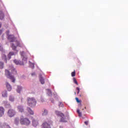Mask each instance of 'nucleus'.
Wrapping results in <instances>:
<instances>
[{"label": "nucleus", "instance_id": "e433bc0d", "mask_svg": "<svg viewBox=\"0 0 128 128\" xmlns=\"http://www.w3.org/2000/svg\"><path fill=\"white\" fill-rule=\"evenodd\" d=\"M21 102H22V98Z\"/></svg>", "mask_w": 128, "mask_h": 128}, {"label": "nucleus", "instance_id": "2eb2a0df", "mask_svg": "<svg viewBox=\"0 0 128 128\" xmlns=\"http://www.w3.org/2000/svg\"><path fill=\"white\" fill-rule=\"evenodd\" d=\"M8 39L10 40V42H14V36H9Z\"/></svg>", "mask_w": 128, "mask_h": 128}, {"label": "nucleus", "instance_id": "b1692460", "mask_svg": "<svg viewBox=\"0 0 128 128\" xmlns=\"http://www.w3.org/2000/svg\"><path fill=\"white\" fill-rule=\"evenodd\" d=\"M9 100L10 102H14V98L13 96H9Z\"/></svg>", "mask_w": 128, "mask_h": 128}, {"label": "nucleus", "instance_id": "9b49d317", "mask_svg": "<svg viewBox=\"0 0 128 128\" xmlns=\"http://www.w3.org/2000/svg\"><path fill=\"white\" fill-rule=\"evenodd\" d=\"M48 110L46 108H44L42 110V116H48Z\"/></svg>", "mask_w": 128, "mask_h": 128}, {"label": "nucleus", "instance_id": "423d86ee", "mask_svg": "<svg viewBox=\"0 0 128 128\" xmlns=\"http://www.w3.org/2000/svg\"><path fill=\"white\" fill-rule=\"evenodd\" d=\"M7 114L8 116L10 118H12V116H16V110H14L11 108L8 110Z\"/></svg>", "mask_w": 128, "mask_h": 128}, {"label": "nucleus", "instance_id": "4c0bfd02", "mask_svg": "<svg viewBox=\"0 0 128 128\" xmlns=\"http://www.w3.org/2000/svg\"><path fill=\"white\" fill-rule=\"evenodd\" d=\"M74 94H76V92H74Z\"/></svg>", "mask_w": 128, "mask_h": 128}, {"label": "nucleus", "instance_id": "a878e982", "mask_svg": "<svg viewBox=\"0 0 128 128\" xmlns=\"http://www.w3.org/2000/svg\"><path fill=\"white\" fill-rule=\"evenodd\" d=\"M73 82L74 84H76V86H78V81H76V78H73Z\"/></svg>", "mask_w": 128, "mask_h": 128}, {"label": "nucleus", "instance_id": "bb28decb", "mask_svg": "<svg viewBox=\"0 0 128 128\" xmlns=\"http://www.w3.org/2000/svg\"><path fill=\"white\" fill-rule=\"evenodd\" d=\"M30 66L31 68H34V63H30Z\"/></svg>", "mask_w": 128, "mask_h": 128}, {"label": "nucleus", "instance_id": "c9c22d12", "mask_svg": "<svg viewBox=\"0 0 128 128\" xmlns=\"http://www.w3.org/2000/svg\"><path fill=\"white\" fill-rule=\"evenodd\" d=\"M2 28V23L0 22V28Z\"/></svg>", "mask_w": 128, "mask_h": 128}, {"label": "nucleus", "instance_id": "f8f14e48", "mask_svg": "<svg viewBox=\"0 0 128 128\" xmlns=\"http://www.w3.org/2000/svg\"><path fill=\"white\" fill-rule=\"evenodd\" d=\"M4 108L2 106H0V116H2L4 114Z\"/></svg>", "mask_w": 128, "mask_h": 128}, {"label": "nucleus", "instance_id": "393cba45", "mask_svg": "<svg viewBox=\"0 0 128 128\" xmlns=\"http://www.w3.org/2000/svg\"><path fill=\"white\" fill-rule=\"evenodd\" d=\"M16 90H17V92H18L20 94V90H22V86H18Z\"/></svg>", "mask_w": 128, "mask_h": 128}, {"label": "nucleus", "instance_id": "f257e3e1", "mask_svg": "<svg viewBox=\"0 0 128 128\" xmlns=\"http://www.w3.org/2000/svg\"><path fill=\"white\" fill-rule=\"evenodd\" d=\"M28 105L31 108H34L36 105V100L34 98L28 97L27 98Z\"/></svg>", "mask_w": 128, "mask_h": 128}, {"label": "nucleus", "instance_id": "473e14b6", "mask_svg": "<svg viewBox=\"0 0 128 128\" xmlns=\"http://www.w3.org/2000/svg\"><path fill=\"white\" fill-rule=\"evenodd\" d=\"M84 122L86 126H88V120L85 121Z\"/></svg>", "mask_w": 128, "mask_h": 128}, {"label": "nucleus", "instance_id": "f704fd0d", "mask_svg": "<svg viewBox=\"0 0 128 128\" xmlns=\"http://www.w3.org/2000/svg\"><path fill=\"white\" fill-rule=\"evenodd\" d=\"M32 76H36V73H32Z\"/></svg>", "mask_w": 128, "mask_h": 128}, {"label": "nucleus", "instance_id": "6e6552de", "mask_svg": "<svg viewBox=\"0 0 128 128\" xmlns=\"http://www.w3.org/2000/svg\"><path fill=\"white\" fill-rule=\"evenodd\" d=\"M52 124V121H50L48 123L47 122H44L41 126V128H51L50 124Z\"/></svg>", "mask_w": 128, "mask_h": 128}, {"label": "nucleus", "instance_id": "58836bf2", "mask_svg": "<svg viewBox=\"0 0 128 128\" xmlns=\"http://www.w3.org/2000/svg\"><path fill=\"white\" fill-rule=\"evenodd\" d=\"M80 106H82V104H80Z\"/></svg>", "mask_w": 128, "mask_h": 128}, {"label": "nucleus", "instance_id": "2f4dec72", "mask_svg": "<svg viewBox=\"0 0 128 128\" xmlns=\"http://www.w3.org/2000/svg\"><path fill=\"white\" fill-rule=\"evenodd\" d=\"M76 90H78L77 94H80V88L76 87Z\"/></svg>", "mask_w": 128, "mask_h": 128}, {"label": "nucleus", "instance_id": "5701e85b", "mask_svg": "<svg viewBox=\"0 0 128 128\" xmlns=\"http://www.w3.org/2000/svg\"><path fill=\"white\" fill-rule=\"evenodd\" d=\"M14 124L18 126L20 124V119L18 118H16L14 120Z\"/></svg>", "mask_w": 128, "mask_h": 128}, {"label": "nucleus", "instance_id": "39448f33", "mask_svg": "<svg viewBox=\"0 0 128 128\" xmlns=\"http://www.w3.org/2000/svg\"><path fill=\"white\" fill-rule=\"evenodd\" d=\"M17 46H22V45L20 44V42H18V41H16L15 42V44L12 43L11 44V47L12 48V50H16V52H18V50H16V47Z\"/></svg>", "mask_w": 128, "mask_h": 128}, {"label": "nucleus", "instance_id": "ddd939ff", "mask_svg": "<svg viewBox=\"0 0 128 128\" xmlns=\"http://www.w3.org/2000/svg\"><path fill=\"white\" fill-rule=\"evenodd\" d=\"M32 124L33 126H37L38 124V121L33 119L32 120Z\"/></svg>", "mask_w": 128, "mask_h": 128}, {"label": "nucleus", "instance_id": "aec40b11", "mask_svg": "<svg viewBox=\"0 0 128 128\" xmlns=\"http://www.w3.org/2000/svg\"><path fill=\"white\" fill-rule=\"evenodd\" d=\"M27 110L28 111V112L30 114H34V111H32L30 108L28 107Z\"/></svg>", "mask_w": 128, "mask_h": 128}, {"label": "nucleus", "instance_id": "20e7f679", "mask_svg": "<svg viewBox=\"0 0 128 128\" xmlns=\"http://www.w3.org/2000/svg\"><path fill=\"white\" fill-rule=\"evenodd\" d=\"M26 58L24 57L22 59V62L20 60H14V62L16 64H19L20 66H24V64H26Z\"/></svg>", "mask_w": 128, "mask_h": 128}, {"label": "nucleus", "instance_id": "0eeeda50", "mask_svg": "<svg viewBox=\"0 0 128 128\" xmlns=\"http://www.w3.org/2000/svg\"><path fill=\"white\" fill-rule=\"evenodd\" d=\"M56 116H61V118H62L60 120V122H66V120H64V114L59 111H56Z\"/></svg>", "mask_w": 128, "mask_h": 128}, {"label": "nucleus", "instance_id": "a211bd4d", "mask_svg": "<svg viewBox=\"0 0 128 128\" xmlns=\"http://www.w3.org/2000/svg\"><path fill=\"white\" fill-rule=\"evenodd\" d=\"M2 96H3V98H8V92H6V90L2 92Z\"/></svg>", "mask_w": 128, "mask_h": 128}, {"label": "nucleus", "instance_id": "7ed1b4c3", "mask_svg": "<svg viewBox=\"0 0 128 128\" xmlns=\"http://www.w3.org/2000/svg\"><path fill=\"white\" fill-rule=\"evenodd\" d=\"M5 76L8 78L12 82H16V78H14V76H12L10 70H5Z\"/></svg>", "mask_w": 128, "mask_h": 128}, {"label": "nucleus", "instance_id": "c85d7f7f", "mask_svg": "<svg viewBox=\"0 0 128 128\" xmlns=\"http://www.w3.org/2000/svg\"><path fill=\"white\" fill-rule=\"evenodd\" d=\"M58 106L59 108H64V104H62V102H60Z\"/></svg>", "mask_w": 128, "mask_h": 128}, {"label": "nucleus", "instance_id": "6ab92c4d", "mask_svg": "<svg viewBox=\"0 0 128 128\" xmlns=\"http://www.w3.org/2000/svg\"><path fill=\"white\" fill-rule=\"evenodd\" d=\"M12 56H14V52H10L8 54V58L9 60H10L12 58Z\"/></svg>", "mask_w": 128, "mask_h": 128}, {"label": "nucleus", "instance_id": "f3484780", "mask_svg": "<svg viewBox=\"0 0 128 128\" xmlns=\"http://www.w3.org/2000/svg\"><path fill=\"white\" fill-rule=\"evenodd\" d=\"M40 82L42 84H44V78H42L41 75H40Z\"/></svg>", "mask_w": 128, "mask_h": 128}, {"label": "nucleus", "instance_id": "a19ab883", "mask_svg": "<svg viewBox=\"0 0 128 128\" xmlns=\"http://www.w3.org/2000/svg\"><path fill=\"white\" fill-rule=\"evenodd\" d=\"M84 108H86V107H85Z\"/></svg>", "mask_w": 128, "mask_h": 128}, {"label": "nucleus", "instance_id": "7c9ffc66", "mask_svg": "<svg viewBox=\"0 0 128 128\" xmlns=\"http://www.w3.org/2000/svg\"><path fill=\"white\" fill-rule=\"evenodd\" d=\"M76 100L77 102L80 103V102H82V101H80V100H78V98H76Z\"/></svg>", "mask_w": 128, "mask_h": 128}, {"label": "nucleus", "instance_id": "dca6fc26", "mask_svg": "<svg viewBox=\"0 0 128 128\" xmlns=\"http://www.w3.org/2000/svg\"><path fill=\"white\" fill-rule=\"evenodd\" d=\"M6 86L8 92H10V90H12V86L10 84H8V82L6 83Z\"/></svg>", "mask_w": 128, "mask_h": 128}, {"label": "nucleus", "instance_id": "ea45409f", "mask_svg": "<svg viewBox=\"0 0 128 128\" xmlns=\"http://www.w3.org/2000/svg\"><path fill=\"white\" fill-rule=\"evenodd\" d=\"M60 128H62V126H60Z\"/></svg>", "mask_w": 128, "mask_h": 128}, {"label": "nucleus", "instance_id": "cd10ccee", "mask_svg": "<svg viewBox=\"0 0 128 128\" xmlns=\"http://www.w3.org/2000/svg\"><path fill=\"white\" fill-rule=\"evenodd\" d=\"M77 112H78V116H82V112H80V109H78L77 110Z\"/></svg>", "mask_w": 128, "mask_h": 128}, {"label": "nucleus", "instance_id": "c756f323", "mask_svg": "<svg viewBox=\"0 0 128 128\" xmlns=\"http://www.w3.org/2000/svg\"><path fill=\"white\" fill-rule=\"evenodd\" d=\"M72 76H76V70H74V72H72L71 74Z\"/></svg>", "mask_w": 128, "mask_h": 128}, {"label": "nucleus", "instance_id": "4468645a", "mask_svg": "<svg viewBox=\"0 0 128 128\" xmlns=\"http://www.w3.org/2000/svg\"><path fill=\"white\" fill-rule=\"evenodd\" d=\"M0 128H11L10 125L6 123H4L0 126Z\"/></svg>", "mask_w": 128, "mask_h": 128}, {"label": "nucleus", "instance_id": "412c9836", "mask_svg": "<svg viewBox=\"0 0 128 128\" xmlns=\"http://www.w3.org/2000/svg\"><path fill=\"white\" fill-rule=\"evenodd\" d=\"M4 12H2L0 11V20H4Z\"/></svg>", "mask_w": 128, "mask_h": 128}, {"label": "nucleus", "instance_id": "4be33fe9", "mask_svg": "<svg viewBox=\"0 0 128 128\" xmlns=\"http://www.w3.org/2000/svg\"><path fill=\"white\" fill-rule=\"evenodd\" d=\"M4 68V63L0 61V70H2Z\"/></svg>", "mask_w": 128, "mask_h": 128}, {"label": "nucleus", "instance_id": "79ce46f5", "mask_svg": "<svg viewBox=\"0 0 128 128\" xmlns=\"http://www.w3.org/2000/svg\"><path fill=\"white\" fill-rule=\"evenodd\" d=\"M82 110H84V108L82 109Z\"/></svg>", "mask_w": 128, "mask_h": 128}, {"label": "nucleus", "instance_id": "1a4fd4ad", "mask_svg": "<svg viewBox=\"0 0 128 128\" xmlns=\"http://www.w3.org/2000/svg\"><path fill=\"white\" fill-rule=\"evenodd\" d=\"M17 110L18 112H24V106L22 105L18 106Z\"/></svg>", "mask_w": 128, "mask_h": 128}, {"label": "nucleus", "instance_id": "f03ea898", "mask_svg": "<svg viewBox=\"0 0 128 128\" xmlns=\"http://www.w3.org/2000/svg\"><path fill=\"white\" fill-rule=\"evenodd\" d=\"M20 124L22 126H30V120L26 118H24L22 116L20 117Z\"/></svg>", "mask_w": 128, "mask_h": 128}, {"label": "nucleus", "instance_id": "72a5a7b5", "mask_svg": "<svg viewBox=\"0 0 128 128\" xmlns=\"http://www.w3.org/2000/svg\"><path fill=\"white\" fill-rule=\"evenodd\" d=\"M2 34V30H0V34Z\"/></svg>", "mask_w": 128, "mask_h": 128}, {"label": "nucleus", "instance_id": "9d476101", "mask_svg": "<svg viewBox=\"0 0 128 128\" xmlns=\"http://www.w3.org/2000/svg\"><path fill=\"white\" fill-rule=\"evenodd\" d=\"M9 70H11V72L13 74H18L16 69V68H14L13 66H10L9 68Z\"/></svg>", "mask_w": 128, "mask_h": 128}]
</instances>
